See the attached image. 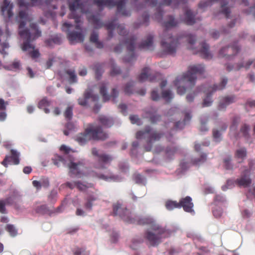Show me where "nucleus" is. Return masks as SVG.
<instances>
[{
  "label": "nucleus",
  "mask_w": 255,
  "mask_h": 255,
  "mask_svg": "<svg viewBox=\"0 0 255 255\" xmlns=\"http://www.w3.org/2000/svg\"><path fill=\"white\" fill-rule=\"evenodd\" d=\"M75 21L77 23V25L75 26V29L77 30L76 32L70 31L72 28L73 25L68 22L64 23L62 29L63 31L68 32V37L71 42H82L83 41L84 37L81 32L80 24H78L80 21V19L79 18H75Z\"/></svg>",
  "instance_id": "39448f33"
},
{
  "label": "nucleus",
  "mask_w": 255,
  "mask_h": 255,
  "mask_svg": "<svg viewBox=\"0 0 255 255\" xmlns=\"http://www.w3.org/2000/svg\"><path fill=\"white\" fill-rule=\"evenodd\" d=\"M236 156L239 159H243L246 156V149L244 148L238 149L236 151Z\"/></svg>",
  "instance_id": "aec40b11"
},
{
  "label": "nucleus",
  "mask_w": 255,
  "mask_h": 255,
  "mask_svg": "<svg viewBox=\"0 0 255 255\" xmlns=\"http://www.w3.org/2000/svg\"><path fill=\"white\" fill-rule=\"evenodd\" d=\"M10 153L11 155L6 156L4 160L2 161V164L5 167H6L8 164L17 165L19 163V152L15 149H11L10 150Z\"/></svg>",
  "instance_id": "423d86ee"
},
{
  "label": "nucleus",
  "mask_w": 255,
  "mask_h": 255,
  "mask_svg": "<svg viewBox=\"0 0 255 255\" xmlns=\"http://www.w3.org/2000/svg\"><path fill=\"white\" fill-rule=\"evenodd\" d=\"M8 34L7 32L0 31V53L6 54V49L8 47V44L6 42Z\"/></svg>",
  "instance_id": "9d476101"
},
{
  "label": "nucleus",
  "mask_w": 255,
  "mask_h": 255,
  "mask_svg": "<svg viewBox=\"0 0 255 255\" xmlns=\"http://www.w3.org/2000/svg\"><path fill=\"white\" fill-rule=\"evenodd\" d=\"M69 168L70 172L75 174L78 178L83 177L82 172L85 169V168L82 164H77L75 162H71L69 164Z\"/></svg>",
  "instance_id": "0eeeda50"
},
{
  "label": "nucleus",
  "mask_w": 255,
  "mask_h": 255,
  "mask_svg": "<svg viewBox=\"0 0 255 255\" xmlns=\"http://www.w3.org/2000/svg\"><path fill=\"white\" fill-rule=\"evenodd\" d=\"M27 70H28V75L30 77V78H33L34 77V74L32 72V71L31 70V69L29 68H28L27 69Z\"/></svg>",
  "instance_id": "3c124183"
},
{
  "label": "nucleus",
  "mask_w": 255,
  "mask_h": 255,
  "mask_svg": "<svg viewBox=\"0 0 255 255\" xmlns=\"http://www.w3.org/2000/svg\"><path fill=\"white\" fill-rule=\"evenodd\" d=\"M6 103L2 99H0V109H3L5 108Z\"/></svg>",
  "instance_id": "09e8293b"
},
{
  "label": "nucleus",
  "mask_w": 255,
  "mask_h": 255,
  "mask_svg": "<svg viewBox=\"0 0 255 255\" xmlns=\"http://www.w3.org/2000/svg\"><path fill=\"white\" fill-rule=\"evenodd\" d=\"M151 97L153 100H157L159 99V96L156 91L153 90L152 92Z\"/></svg>",
  "instance_id": "e433bc0d"
},
{
  "label": "nucleus",
  "mask_w": 255,
  "mask_h": 255,
  "mask_svg": "<svg viewBox=\"0 0 255 255\" xmlns=\"http://www.w3.org/2000/svg\"><path fill=\"white\" fill-rule=\"evenodd\" d=\"M3 250V245L0 243V253L2 252Z\"/></svg>",
  "instance_id": "4d7b16f0"
},
{
  "label": "nucleus",
  "mask_w": 255,
  "mask_h": 255,
  "mask_svg": "<svg viewBox=\"0 0 255 255\" xmlns=\"http://www.w3.org/2000/svg\"><path fill=\"white\" fill-rule=\"evenodd\" d=\"M60 149L65 153H69L72 150L71 148L64 145L60 146Z\"/></svg>",
  "instance_id": "473e14b6"
},
{
  "label": "nucleus",
  "mask_w": 255,
  "mask_h": 255,
  "mask_svg": "<svg viewBox=\"0 0 255 255\" xmlns=\"http://www.w3.org/2000/svg\"><path fill=\"white\" fill-rule=\"evenodd\" d=\"M139 223L148 225L146 237L152 245L158 244L160 239L167 237L169 235L168 231L161 227L151 218L142 219L139 221Z\"/></svg>",
  "instance_id": "7ed1b4c3"
},
{
  "label": "nucleus",
  "mask_w": 255,
  "mask_h": 255,
  "mask_svg": "<svg viewBox=\"0 0 255 255\" xmlns=\"http://www.w3.org/2000/svg\"><path fill=\"white\" fill-rule=\"evenodd\" d=\"M192 199L189 197H186L182 199L179 204L181 207H182L185 211L187 212L192 213L194 212L193 204L191 202Z\"/></svg>",
  "instance_id": "1a4fd4ad"
},
{
  "label": "nucleus",
  "mask_w": 255,
  "mask_h": 255,
  "mask_svg": "<svg viewBox=\"0 0 255 255\" xmlns=\"http://www.w3.org/2000/svg\"><path fill=\"white\" fill-rule=\"evenodd\" d=\"M126 92H127V93H129V91H128V88H126Z\"/></svg>",
  "instance_id": "338daca9"
},
{
  "label": "nucleus",
  "mask_w": 255,
  "mask_h": 255,
  "mask_svg": "<svg viewBox=\"0 0 255 255\" xmlns=\"http://www.w3.org/2000/svg\"><path fill=\"white\" fill-rule=\"evenodd\" d=\"M31 17L25 11L19 12L17 20L19 23V33L23 40V44L21 46V49L26 51L33 59L39 56V53L37 49L30 44V41L40 36V31L38 30L36 26L31 22Z\"/></svg>",
  "instance_id": "f257e3e1"
},
{
  "label": "nucleus",
  "mask_w": 255,
  "mask_h": 255,
  "mask_svg": "<svg viewBox=\"0 0 255 255\" xmlns=\"http://www.w3.org/2000/svg\"><path fill=\"white\" fill-rule=\"evenodd\" d=\"M100 160L104 162H108L111 160V157L107 155H102L100 156Z\"/></svg>",
  "instance_id": "72a5a7b5"
},
{
  "label": "nucleus",
  "mask_w": 255,
  "mask_h": 255,
  "mask_svg": "<svg viewBox=\"0 0 255 255\" xmlns=\"http://www.w3.org/2000/svg\"><path fill=\"white\" fill-rule=\"evenodd\" d=\"M11 8V4L7 0H4L3 6L1 7V11L3 15L10 17L12 15Z\"/></svg>",
  "instance_id": "f8f14e48"
},
{
  "label": "nucleus",
  "mask_w": 255,
  "mask_h": 255,
  "mask_svg": "<svg viewBox=\"0 0 255 255\" xmlns=\"http://www.w3.org/2000/svg\"><path fill=\"white\" fill-rule=\"evenodd\" d=\"M31 1H32L33 4L36 5L39 3L41 2V0H31Z\"/></svg>",
  "instance_id": "5fc2aeb1"
},
{
  "label": "nucleus",
  "mask_w": 255,
  "mask_h": 255,
  "mask_svg": "<svg viewBox=\"0 0 255 255\" xmlns=\"http://www.w3.org/2000/svg\"><path fill=\"white\" fill-rule=\"evenodd\" d=\"M79 6V1L77 0H75L73 3L70 2L69 7L71 11L76 10Z\"/></svg>",
  "instance_id": "393cba45"
},
{
  "label": "nucleus",
  "mask_w": 255,
  "mask_h": 255,
  "mask_svg": "<svg viewBox=\"0 0 255 255\" xmlns=\"http://www.w3.org/2000/svg\"><path fill=\"white\" fill-rule=\"evenodd\" d=\"M226 83H227V80L225 79H224L220 85H219V86H216V87L215 88V90L222 89L225 87Z\"/></svg>",
  "instance_id": "f704fd0d"
},
{
  "label": "nucleus",
  "mask_w": 255,
  "mask_h": 255,
  "mask_svg": "<svg viewBox=\"0 0 255 255\" xmlns=\"http://www.w3.org/2000/svg\"><path fill=\"white\" fill-rule=\"evenodd\" d=\"M213 135H214V138L217 141H218L220 139L221 134V133H220V132L219 131H214V132H213Z\"/></svg>",
  "instance_id": "4c0bfd02"
},
{
  "label": "nucleus",
  "mask_w": 255,
  "mask_h": 255,
  "mask_svg": "<svg viewBox=\"0 0 255 255\" xmlns=\"http://www.w3.org/2000/svg\"><path fill=\"white\" fill-rule=\"evenodd\" d=\"M32 183L33 185L37 189H39L42 186V184L39 181L36 180L33 181Z\"/></svg>",
  "instance_id": "58836bf2"
},
{
  "label": "nucleus",
  "mask_w": 255,
  "mask_h": 255,
  "mask_svg": "<svg viewBox=\"0 0 255 255\" xmlns=\"http://www.w3.org/2000/svg\"><path fill=\"white\" fill-rule=\"evenodd\" d=\"M66 77L69 79L70 83H74L76 81V76L75 73L72 70L68 71L66 74Z\"/></svg>",
  "instance_id": "dca6fc26"
},
{
  "label": "nucleus",
  "mask_w": 255,
  "mask_h": 255,
  "mask_svg": "<svg viewBox=\"0 0 255 255\" xmlns=\"http://www.w3.org/2000/svg\"><path fill=\"white\" fill-rule=\"evenodd\" d=\"M76 214L78 216H84L85 215V213L81 209L78 208L77 209Z\"/></svg>",
  "instance_id": "a19ab883"
},
{
  "label": "nucleus",
  "mask_w": 255,
  "mask_h": 255,
  "mask_svg": "<svg viewBox=\"0 0 255 255\" xmlns=\"http://www.w3.org/2000/svg\"><path fill=\"white\" fill-rule=\"evenodd\" d=\"M97 97L93 94L92 91H87L83 98L79 99V104L82 106H85L87 104L97 100Z\"/></svg>",
  "instance_id": "6e6552de"
},
{
  "label": "nucleus",
  "mask_w": 255,
  "mask_h": 255,
  "mask_svg": "<svg viewBox=\"0 0 255 255\" xmlns=\"http://www.w3.org/2000/svg\"><path fill=\"white\" fill-rule=\"evenodd\" d=\"M6 229L11 236L14 237L16 235L17 230L12 225H7Z\"/></svg>",
  "instance_id": "4be33fe9"
},
{
  "label": "nucleus",
  "mask_w": 255,
  "mask_h": 255,
  "mask_svg": "<svg viewBox=\"0 0 255 255\" xmlns=\"http://www.w3.org/2000/svg\"><path fill=\"white\" fill-rule=\"evenodd\" d=\"M130 120L132 124H139V119L136 116H131L130 117Z\"/></svg>",
  "instance_id": "2f4dec72"
},
{
  "label": "nucleus",
  "mask_w": 255,
  "mask_h": 255,
  "mask_svg": "<svg viewBox=\"0 0 255 255\" xmlns=\"http://www.w3.org/2000/svg\"><path fill=\"white\" fill-rule=\"evenodd\" d=\"M213 214H214V216H215L216 217H219L220 216H221L222 212L220 211L215 210L213 212Z\"/></svg>",
  "instance_id": "49530a36"
},
{
  "label": "nucleus",
  "mask_w": 255,
  "mask_h": 255,
  "mask_svg": "<svg viewBox=\"0 0 255 255\" xmlns=\"http://www.w3.org/2000/svg\"><path fill=\"white\" fill-rule=\"evenodd\" d=\"M90 40L93 43H97L98 41V35L96 33H93L91 35Z\"/></svg>",
  "instance_id": "c9c22d12"
},
{
  "label": "nucleus",
  "mask_w": 255,
  "mask_h": 255,
  "mask_svg": "<svg viewBox=\"0 0 255 255\" xmlns=\"http://www.w3.org/2000/svg\"><path fill=\"white\" fill-rule=\"evenodd\" d=\"M251 64V62H250V63L248 64V65H246L244 66L246 67H248Z\"/></svg>",
  "instance_id": "0e129e2a"
},
{
  "label": "nucleus",
  "mask_w": 255,
  "mask_h": 255,
  "mask_svg": "<svg viewBox=\"0 0 255 255\" xmlns=\"http://www.w3.org/2000/svg\"><path fill=\"white\" fill-rule=\"evenodd\" d=\"M162 46L167 52L169 53H173L175 50V44L170 39L167 41H163Z\"/></svg>",
  "instance_id": "9b49d317"
},
{
  "label": "nucleus",
  "mask_w": 255,
  "mask_h": 255,
  "mask_svg": "<svg viewBox=\"0 0 255 255\" xmlns=\"http://www.w3.org/2000/svg\"><path fill=\"white\" fill-rule=\"evenodd\" d=\"M60 113V111L58 108H55L53 111V114L54 115H58Z\"/></svg>",
  "instance_id": "8fccbe9b"
},
{
  "label": "nucleus",
  "mask_w": 255,
  "mask_h": 255,
  "mask_svg": "<svg viewBox=\"0 0 255 255\" xmlns=\"http://www.w3.org/2000/svg\"><path fill=\"white\" fill-rule=\"evenodd\" d=\"M233 101V99L230 97H226L224 99V102L226 104H229Z\"/></svg>",
  "instance_id": "c03bdc74"
},
{
  "label": "nucleus",
  "mask_w": 255,
  "mask_h": 255,
  "mask_svg": "<svg viewBox=\"0 0 255 255\" xmlns=\"http://www.w3.org/2000/svg\"><path fill=\"white\" fill-rule=\"evenodd\" d=\"M65 116L67 118H71L72 115V108L68 107L66 110L65 113Z\"/></svg>",
  "instance_id": "7c9ffc66"
},
{
  "label": "nucleus",
  "mask_w": 255,
  "mask_h": 255,
  "mask_svg": "<svg viewBox=\"0 0 255 255\" xmlns=\"http://www.w3.org/2000/svg\"><path fill=\"white\" fill-rule=\"evenodd\" d=\"M166 207L168 210H172L176 208H180V206L175 201L168 200L166 203Z\"/></svg>",
  "instance_id": "a211bd4d"
},
{
  "label": "nucleus",
  "mask_w": 255,
  "mask_h": 255,
  "mask_svg": "<svg viewBox=\"0 0 255 255\" xmlns=\"http://www.w3.org/2000/svg\"><path fill=\"white\" fill-rule=\"evenodd\" d=\"M144 134L143 132L142 131H139L137 133L136 136L137 138H140L143 136V134Z\"/></svg>",
  "instance_id": "864d4df0"
},
{
  "label": "nucleus",
  "mask_w": 255,
  "mask_h": 255,
  "mask_svg": "<svg viewBox=\"0 0 255 255\" xmlns=\"http://www.w3.org/2000/svg\"><path fill=\"white\" fill-rule=\"evenodd\" d=\"M95 1L99 5H107L108 6L111 7L114 5V3H113V2L111 0H95Z\"/></svg>",
  "instance_id": "b1692460"
},
{
  "label": "nucleus",
  "mask_w": 255,
  "mask_h": 255,
  "mask_svg": "<svg viewBox=\"0 0 255 255\" xmlns=\"http://www.w3.org/2000/svg\"><path fill=\"white\" fill-rule=\"evenodd\" d=\"M162 96L166 100H169L173 98V94L170 91H165L163 92Z\"/></svg>",
  "instance_id": "bb28decb"
},
{
  "label": "nucleus",
  "mask_w": 255,
  "mask_h": 255,
  "mask_svg": "<svg viewBox=\"0 0 255 255\" xmlns=\"http://www.w3.org/2000/svg\"><path fill=\"white\" fill-rule=\"evenodd\" d=\"M31 171V168L30 167H25L23 168V172L26 174H29Z\"/></svg>",
  "instance_id": "de8ad7c7"
},
{
  "label": "nucleus",
  "mask_w": 255,
  "mask_h": 255,
  "mask_svg": "<svg viewBox=\"0 0 255 255\" xmlns=\"http://www.w3.org/2000/svg\"><path fill=\"white\" fill-rule=\"evenodd\" d=\"M105 87H103L101 88L100 89V93L103 95V99L105 101H106L108 100H109V97L106 95L105 93Z\"/></svg>",
  "instance_id": "c756f323"
},
{
  "label": "nucleus",
  "mask_w": 255,
  "mask_h": 255,
  "mask_svg": "<svg viewBox=\"0 0 255 255\" xmlns=\"http://www.w3.org/2000/svg\"><path fill=\"white\" fill-rule=\"evenodd\" d=\"M92 152H93V153L94 154H98V151L96 149H93Z\"/></svg>",
  "instance_id": "680f3d73"
},
{
  "label": "nucleus",
  "mask_w": 255,
  "mask_h": 255,
  "mask_svg": "<svg viewBox=\"0 0 255 255\" xmlns=\"http://www.w3.org/2000/svg\"><path fill=\"white\" fill-rule=\"evenodd\" d=\"M107 135L103 132L102 129L97 126H89L86 129L85 133L77 137V140L81 144H84L87 140L90 139H104Z\"/></svg>",
  "instance_id": "20e7f679"
},
{
  "label": "nucleus",
  "mask_w": 255,
  "mask_h": 255,
  "mask_svg": "<svg viewBox=\"0 0 255 255\" xmlns=\"http://www.w3.org/2000/svg\"><path fill=\"white\" fill-rule=\"evenodd\" d=\"M100 122L101 124L106 127H111L113 125L112 120L105 116H101L100 118Z\"/></svg>",
  "instance_id": "2eb2a0df"
},
{
  "label": "nucleus",
  "mask_w": 255,
  "mask_h": 255,
  "mask_svg": "<svg viewBox=\"0 0 255 255\" xmlns=\"http://www.w3.org/2000/svg\"><path fill=\"white\" fill-rule=\"evenodd\" d=\"M212 103V100L210 96H207L204 99L203 105L205 107L210 106Z\"/></svg>",
  "instance_id": "cd10ccee"
},
{
  "label": "nucleus",
  "mask_w": 255,
  "mask_h": 255,
  "mask_svg": "<svg viewBox=\"0 0 255 255\" xmlns=\"http://www.w3.org/2000/svg\"><path fill=\"white\" fill-rule=\"evenodd\" d=\"M204 71L203 66L193 65L190 67L186 73L177 77L174 82L177 93L179 95L184 94L187 89L193 86L196 79L195 75L202 74Z\"/></svg>",
  "instance_id": "f03ea898"
},
{
  "label": "nucleus",
  "mask_w": 255,
  "mask_h": 255,
  "mask_svg": "<svg viewBox=\"0 0 255 255\" xmlns=\"http://www.w3.org/2000/svg\"><path fill=\"white\" fill-rule=\"evenodd\" d=\"M150 70L148 68H146L143 69L140 75L139 76V80L141 82L144 81L148 78Z\"/></svg>",
  "instance_id": "f3484780"
},
{
  "label": "nucleus",
  "mask_w": 255,
  "mask_h": 255,
  "mask_svg": "<svg viewBox=\"0 0 255 255\" xmlns=\"http://www.w3.org/2000/svg\"><path fill=\"white\" fill-rule=\"evenodd\" d=\"M79 74L81 76H85L87 74V70L85 68H81L79 72Z\"/></svg>",
  "instance_id": "79ce46f5"
},
{
  "label": "nucleus",
  "mask_w": 255,
  "mask_h": 255,
  "mask_svg": "<svg viewBox=\"0 0 255 255\" xmlns=\"http://www.w3.org/2000/svg\"><path fill=\"white\" fill-rule=\"evenodd\" d=\"M238 182L240 185L247 186L250 184L251 180L249 177L245 176L240 179Z\"/></svg>",
  "instance_id": "412c9836"
},
{
  "label": "nucleus",
  "mask_w": 255,
  "mask_h": 255,
  "mask_svg": "<svg viewBox=\"0 0 255 255\" xmlns=\"http://www.w3.org/2000/svg\"><path fill=\"white\" fill-rule=\"evenodd\" d=\"M118 94V92L116 90H113V95L114 96H116V95Z\"/></svg>",
  "instance_id": "e2e57ef3"
},
{
  "label": "nucleus",
  "mask_w": 255,
  "mask_h": 255,
  "mask_svg": "<svg viewBox=\"0 0 255 255\" xmlns=\"http://www.w3.org/2000/svg\"><path fill=\"white\" fill-rule=\"evenodd\" d=\"M223 189L224 190H225L226 189V188H225L224 186L223 187Z\"/></svg>",
  "instance_id": "774afa93"
},
{
  "label": "nucleus",
  "mask_w": 255,
  "mask_h": 255,
  "mask_svg": "<svg viewBox=\"0 0 255 255\" xmlns=\"http://www.w3.org/2000/svg\"><path fill=\"white\" fill-rule=\"evenodd\" d=\"M200 146V145L199 144H195V149L196 150H199Z\"/></svg>",
  "instance_id": "13d9d810"
},
{
  "label": "nucleus",
  "mask_w": 255,
  "mask_h": 255,
  "mask_svg": "<svg viewBox=\"0 0 255 255\" xmlns=\"http://www.w3.org/2000/svg\"><path fill=\"white\" fill-rule=\"evenodd\" d=\"M2 67V64L1 63V62H0V69Z\"/></svg>",
  "instance_id": "69168bd1"
},
{
  "label": "nucleus",
  "mask_w": 255,
  "mask_h": 255,
  "mask_svg": "<svg viewBox=\"0 0 255 255\" xmlns=\"http://www.w3.org/2000/svg\"><path fill=\"white\" fill-rule=\"evenodd\" d=\"M75 185L77 186V187L81 190H84L86 188L91 186V185L83 184L82 183H79V181L77 182H75Z\"/></svg>",
  "instance_id": "a878e982"
},
{
  "label": "nucleus",
  "mask_w": 255,
  "mask_h": 255,
  "mask_svg": "<svg viewBox=\"0 0 255 255\" xmlns=\"http://www.w3.org/2000/svg\"><path fill=\"white\" fill-rule=\"evenodd\" d=\"M123 210V208H122V206L119 204H116L114 206V211L115 214L116 215H119L120 216H122V212Z\"/></svg>",
  "instance_id": "5701e85b"
},
{
  "label": "nucleus",
  "mask_w": 255,
  "mask_h": 255,
  "mask_svg": "<svg viewBox=\"0 0 255 255\" xmlns=\"http://www.w3.org/2000/svg\"><path fill=\"white\" fill-rule=\"evenodd\" d=\"M208 45L204 43L202 45L201 53L206 58H209L210 57V54L208 51Z\"/></svg>",
  "instance_id": "6ab92c4d"
},
{
  "label": "nucleus",
  "mask_w": 255,
  "mask_h": 255,
  "mask_svg": "<svg viewBox=\"0 0 255 255\" xmlns=\"http://www.w3.org/2000/svg\"><path fill=\"white\" fill-rule=\"evenodd\" d=\"M66 91L67 93L70 94L71 93V89H70L69 88H66Z\"/></svg>",
  "instance_id": "bf43d9fd"
},
{
  "label": "nucleus",
  "mask_w": 255,
  "mask_h": 255,
  "mask_svg": "<svg viewBox=\"0 0 255 255\" xmlns=\"http://www.w3.org/2000/svg\"><path fill=\"white\" fill-rule=\"evenodd\" d=\"M10 204V202L6 201L4 202L3 201H0V212L3 213L5 211L4 205L5 204Z\"/></svg>",
  "instance_id": "c85d7f7f"
},
{
  "label": "nucleus",
  "mask_w": 255,
  "mask_h": 255,
  "mask_svg": "<svg viewBox=\"0 0 255 255\" xmlns=\"http://www.w3.org/2000/svg\"><path fill=\"white\" fill-rule=\"evenodd\" d=\"M1 221L2 222L6 223L8 221V219L5 216H2L0 219Z\"/></svg>",
  "instance_id": "603ef678"
},
{
  "label": "nucleus",
  "mask_w": 255,
  "mask_h": 255,
  "mask_svg": "<svg viewBox=\"0 0 255 255\" xmlns=\"http://www.w3.org/2000/svg\"><path fill=\"white\" fill-rule=\"evenodd\" d=\"M50 106V102L45 98L42 99L39 103L38 107L44 110L45 113H49V110L47 108Z\"/></svg>",
  "instance_id": "ddd939ff"
},
{
  "label": "nucleus",
  "mask_w": 255,
  "mask_h": 255,
  "mask_svg": "<svg viewBox=\"0 0 255 255\" xmlns=\"http://www.w3.org/2000/svg\"><path fill=\"white\" fill-rule=\"evenodd\" d=\"M34 108L31 105H29L27 107V111L29 113H31L34 111Z\"/></svg>",
  "instance_id": "a18cd8bd"
},
{
  "label": "nucleus",
  "mask_w": 255,
  "mask_h": 255,
  "mask_svg": "<svg viewBox=\"0 0 255 255\" xmlns=\"http://www.w3.org/2000/svg\"><path fill=\"white\" fill-rule=\"evenodd\" d=\"M190 11H188L186 13L187 14V21L189 24H191L192 23V17L190 16Z\"/></svg>",
  "instance_id": "ea45409f"
},
{
  "label": "nucleus",
  "mask_w": 255,
  "mask_h": 255,
  "mask_svg": "<svg viewBox=\"0 0 255 255\" xmlns=\"http://www.w3.org/2000/svg\"><path fill=\"white\" fill-rule=\"evenodd\" d=\"M92 207V204L90 202L88 203L86 205V208L87 210H90Z\"/></svg>",
  "instance_id": "6e6d98bb"
},
{
  "label": "nucleus",
  "mask_w": 255,
  "mask_h": 255,
  "mask_svg": "<svg viewBox=\"0 0 255 255\" xmlns=\"http://www.w3.org/2000/svg\"><path fill=\"white\" fill-rule=\"evenodd\" d=\"M187 99L188 101H191L192 100L193 98H190V95H188L187 96Z\"/></svg>",
  "instance_id": "052dcab7"
},
{
  "label": "nucleus",
  "mask_w": 255,
  "mask_h": 255,
  "mask_svg": "<svg viewBox=\"0 0 255 255\" xmlns=\"http://www.w3.org/2000/svg\"><path fill=\"white\" fill-rule=\"evenodd\" d=\"M6 117V114L4 112H1L0 113V121H4Z\"/></svg>",
  "instance_id": "37998d69"
},
{
  "label": "nucleus",
  "mask_w": 255,
  "mask_h": 255,
  "mask_svg": "<svg viewBox=\"0 0 255 255\" xmlns=\"http://www.w3.org/2000/svg\"><path fill=\"white\" fill-rule=\"evenodd\" d=\"M21 67V65L19 61L17 60H15L13 61L11 65L8 66H4V68L5 69L16 71L19 69H20Z\"/></svg>",
  "instance_id": "4468645a"
}]
</instances>
